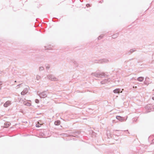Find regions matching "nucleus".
<instances>
[{
	"label": "nucleus",
	"instance_id": "nucleus-8",
	"mask_svg": "<svg viewBox=\"0 0 154 154\" xmlns=\"http://www.w3.org/2000/svg\"><path fill=\"white\" fill-rule=\"evenodd\" d=\"M23 104L26 106H31V104L30 103H29L27 101H24L23 102Z\"/></svg>",
	"mask_w": 154,
	"mask_h": 154
},
{
	"label": "nucleus",
	"instance_id": "nucleus-3",
	"mask_svg": "<svg viewBox=\"0 0 154 154\" xmlns=\"http://www.w3.org/2000/svg\"><path fill=\"white\" fill-rule=\"evenodd\" d=\"M48 92L45 91L40 93L38 95L41 98H45L47 96Z\"/></svg>",
	"mask_w": 154,
	"mask_h": 154
},
{
	"label": "nucleus",
	"instance_id": "nucleus-28",
	"mask_svg": "<svg viewBox=\"0 0 154 154\" xmlns=\"http://www.w3.org/2000/svg\"><path fill=\"white\" fill-rule=\"evenodd\" d=\"M46 68H47V69H48V68H49V67H47H47H46Z\"/></svg>",
	"mask_w": 154,
	"mask_h": 154
},
{
	"label": "nucleus",
	"instance_id": "nucleus-27",
	"mask_svg": "<svg viewBox=\"0 0 154 154\" xmlns=\"http://www.w3.org/2000/svg\"><path fill=\"white\" fill-rule=\"evenodd\" d=\"M2 72L0 70V73H2Z\"/></svg>",
	"mask_w": 154,
	"mask_h": 154
},
{
	"label": "nucleus",
	"instance_id": "nucleus-23",
	"mask_svg": "<svg viewBox=\"0 0 154 154\" xmlns=\"http://www.w3.org/2000/svg\"><path fill=\"white\" fill-rule=\"evenodd\" d=\"M103 37V35H100L98 37V39H101V38H102Z\"/></svg>",
	"mask_w": 154,
	"mask_h": 154
},
{
	"label": "nucleus",
	"instance_id": "nucleus-25",
	"mask_svg": "<svg viewBox=\"0 0 154 154\" xmlns=\"http://www.w3.org/2000/svg\"><path fill=\"white\" fill-rule=\"evenodd\" d=\"M152 99L153 100H154V96L152 97Z\"/></svg>",
	"mask_w": 154,
	"mask_h": 154
},
{
	"label": "nucleus",
	"instance_id": "nucleus-2",
	"mask_svg": "<svg viewBox=\"0 0 154 154\" xmlns=\"http://www.w3.org/2000/svg\"><path fill=\"white\" fill-rule=\"evenodd\" d=\"M47 79L51 81H58V79L54 75L52 74H49L47 75Z\"/></svg>",
	"mask_w": 154,
	"mask_h": 154
},
{
	"label": "nucleus",
	"instance_id": "nucleus-16",
	"mask_svg": "<svg viewBox=\"0 0 154 154\" xmlns=\"http://www.w3.org/2000/svg\"><path fill=\"white\" fill-rule=\"evenodd\" d=\"M146 108L147 109H150V110L152 111H154V106H153L152 107V108H150V107L148 106H147L146 107Z\"/></svg>",
	"mask_w": 154,
	"mask_h": 154
},
{
	"label": "nucleus",
	"instance_id": "nucleus-14",
	"mask_svg": "<svg viewBox=\"0 0 154 154\" xmlns=\"http://www.w3.org/2000/svg\"><path fill=\"white\" fill-rule=\"evenodd\" d=\"M41 79V77L40 75H37L36 76V79L38 81L39 80Z\"/></svg>",
	"mask_w": 154,
	"mask_h": 154
},
{
	"label": "nucleus",
	"instance_id": "nucleus-13",
	"mask_svg": "<svg viewBox=\"0 0 154 154\" xmlns=\"http://www.w3.org/2000/svg\"><path fill=\"white\" fill-rule=\"evenodd\" d=\"M144 80V77H139L137 78V80L139 82H142Z\"/></svg>",
	"mask_w": 154,
	"mask_h": 154
},
{
	"label": "nucleus",
	"instance_id": "nucleus-20",
	"mask_svg": "<svg viewBox=\"0 0 154 154\" xmlns=\"http://www.w3.org/2000/svg\"><path fill=\"white\" fill-rule=\"evenodd\" d=\"M44 69V68L42 66H41V67H40L39 68V70L40 71H42Z\"/></svg>",
	"mask_w": 154,
	"mask_h": 154
},
{
	"label": "nucleus",
	"instance_id": "nucleus-7",
	"mask_svg": "<svg viewBox=\"0 0 154 154\" xmlns=\"http://www.w3.org/2000/svg\"><path fill=\"white\" fill-rule=\"evenodd\" d=\"M11 104V101L9 100L7 101L4 104V106L5 107H7L10 106Z\"/></svg>",
	"mask_w": 154,
	"mask_h": 154
},
{
	"label": "nucleus",
	"instance_id": "nucleus-19",
	"mask_svg": "<svg viewBox=\"0 0 154 154\" xmlns=\"http://www.w3.org/2000/svg\"><path fill=\"white\" fill-rule=\"evenodd\" d=\"M41 124H39L38 122L36 125V126L37 127H39L41 126Z\"/></svg>",
	"mask_w": 154,
	"mask_h": 154
},
{
	"label": "nucleus",
	"instance_id": "nucleus-22",
	"mask_svg": "<svg viewBox=\"0 0 154 154\" xmlns=\"http://www.w3.org/2000/svg\"><path fill=\"white\" fill-rule=\"evenodd\" d=\"M39 100L37 99H36L35 100V102L36 103H39Z\"/></svg>",
	"mask_w": 154,
	"mask_h": 154
},
{
	"label": "nucleus",
	"instance_id": "nucleus-12",
	"mask_svg": "<svg viewBox=\"0 0 154 154\" xmlns=\"http://www.w3.org/2000/svg\"><path fill=\"white\" fill-rule=\"evenodd\" d=\"M149 79L148 78L146 77L145 78L146 81H145L144 82V84L148 85L149 84V82H148V80Z\"/></svg>",
	"mask_w": 154,
	"mask_h": 154
},
{
	"label": "nucleus",
	"instance_id": "nucleus-24",
	"mask_svg": "<svg viewBox=\"0 0 154 154\" xmlns=\"http://www.w3.org/2000/svg\"><path fill=\"white\" fill-rule=\"evenodd\" d=\"M86 6H87V7H88L89 6H90V5L89 4H87L86 5Z\"/></svg>",
	"mask_w": 154,
	"mask_h": 154
},
{
	"label": "nucleus",
	"instance_id": "nucleus-5",
	"mask_svg": "<svg viewBox=\"0 0 154 154\" xmlns=\"http://www.w3.org/2000/svg\"><path fill=\"white\" fill-rule=\"evenodd\" d=\"M111 79L110 78H107L103 80L100 82V83L102 85L105 84V83L111 81Z\"/></svg>",
	"mask_w": 154,
	"mask_h": 154
},
{
	"label": "nucleus",
	"instance_id": "nucleus-9",
	"mask_svg": "<svg viewBox=\"0 0 154 154\" xmlns=\"http://www.w3.org/2000/svg\"><path fill=\"white\" fill-rule=\"evenodd\" d=\"M108 61V60L106 59H102L100 60V63H103L104 62L106 63Z\"/></svg>",
	"mask_w": 154,
	"mask_h": 154
},
{
	"label": "nucleus",
	"instance_id": "nucleus-15",
	"mask_svg": "<svg viewBox=\"0 0 154 154\" xmlns=\"http://www.w3.org/2000/svg\"><path fill=\"white\" fill-rule=\"evenodd\" d=\"M23 85L22 84H20L19 85H17L16 87V88L17 89H18L19 88H20V87H23Z\"/></svg>",
	"mask_w": 154,
	"mask_h": 154
},
{
	"label": "nucleus",
	"instance_id": "nucleus-18",
	"mask_svg": "<svg viewBox=\"0 0 154 154\" xmlns=\"http://www.w3.org/2000/svg\"><path fill=\"white\" fill-rule=\"evenodd\" d=\"M60 121H57L54 122V124L55 125H59L60 124Z\"/></svg>",
	"mask_w": 154,
	"mask_h": 154
},
{
	"label": "nucleus",
	"instance_id": "nucleus-21",
	"mask_svg": "<svg viewBox=\"0 0 154 154\" xmlns=\"http://www.w3.org/2000/svg\"><path fill=\"white\" fill-rule=\"evenodd\" d=\"M135 51V49H131L130 50V53H132L134 51Z\"/></svg>",
	"mask_w": 154,
	"mask_h": 154
},
{
	"label": "nucleus",
	"instance_id": "nucleus-26",
	"mask_svg": "<svg viewBox=\"0 0 154 154\" xmlns=\"http://www.w3.org/2000/svg\"><path fill=\"white\" fill-rule=\"evenodd\" d=\"M2 85V82H0V85Z\"/></svg>",
	"mask_w": 154,
	"mask_h": 154
},
{
	"label": "nucleus",
	"instance_id": "nucleus-17",
	"mask_svg": "<svg viewBox=\"0 0 154 154\" xmlns=\"http://www.w3.org/2000/svg\"><path fill=\"white\" fill-rule=\"evenodd\" d=\"M119 34L118 33H116V34L113 35L112 36V38H116L118 36Z\"/></svg>",
	"mask_w": 154,
	"mask_h": 154
},
{
	"label": "nucleus",
	"instance_id": "nucleus-6",
	"mask_svg": "<svg viewBox=\"0 0 154 154\" xmlns=\"http://www.w3.org/2000/svg\"><path fill=\"white\" fill-rule=\"evenodd\" d=\"M116 119L119 120L121 122H123L125 120V119L124 117H122L120 116H116ZM127 119L125 120V121Z\"/></svg>",
	"mask_w": 154,
	"mask_h": 154
},
{
	"label": "nucleus",
	"instance_id": "nucleus-4",
	"mask_svg": "<svg viewBox=\"0 0 154 154\" xmlns=\"http://www.w3.org/2000/svg\"><path fill=\"white\" fill-rule=\"evenodd\" d=\"M29 88L28 86H27L24 88L23 91L21 92V94L22 95H24L26 94L29 91Z\"/></svg>",
	"mask_w": 154,
	"mask_h": 154
},
{
	"label": "nucleus",
	"instance_id": "nucleus-11",
	"mask_svg": "<svg viewBox=\"0 0 154 154\" xmlns=\"http://www.w3.org/2000/svg\"><path fill=\"white\" fill-rule=\"evenodd\" d=\"M10 123L9 122H5L4 123V127L5 128H7L10 126Z\"/></svg>",
	"mask_w": 154,
	"mask_h": 154
},
{
	"label": "nucleus",
	"instance_id": "nucleus-1",
	"mask_svg": "<svg viewBox=\"0 0 154 154\" xmlns=\"http://www.w3.org/2000/svg\"><path fill=\"white\" fill-rule=\"evenodd\" d=\"M91 75L94 76L97 78H103V77H106L107 75L104 72H95L92 73Z\"/></svg>",
	"mask_w": 154,
	"mask_h": 154
},
{
	"label": "nucleus",
	"instance_id": "nucleus-10",
	"mask_svg": "<svg viewBox=\"0 0 154 154\" xmlns=\"http://www.w3.org/2000/svg\"><path fill=\"white\" fill-rule=\"evenodd\" d=\"M120 90L119 88H117L113 90V92L114 93H119Z\"/></svg>",
	"mask_w": 154,
	"mask_h": 154
}]
</instances>
